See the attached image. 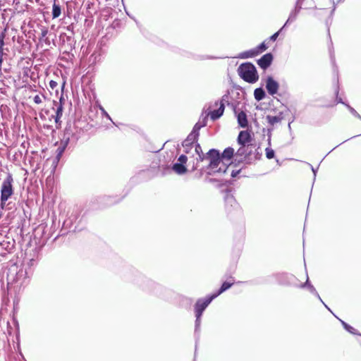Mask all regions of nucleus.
I'll return each mask as SVG.
<instances>
[{
  "instance_id": "nucleus-58",
  "label": "nucleus",
  "mask_w": 361,
  "mask_h": 361,
  "mask_svg": "<svg viewBox=\"0 0 361 361\" xmlns=\"http://www.w3.org/2000/svg\"><path fill=\"white\" fill-rule=\"evenodd\" d=\"M318 298V300L324 305V303H325L322 299L321 298L320 295H319V297H317Z\"/></svg>"
},
{
  "instance_id": "nucleus-62",
  "label": "nucleus",
  "mask_w": 361,
  "mask_h": 361,
  "mask_svg": "<svg viewBox=\"0 0 361 361\" xmlns=\"http://www.w3.org/2000/svg\"><path fill=\"white\" fill-rule=\"evenodd\" d=\"M341 144H342V143H341ZM339 145H340V144H339V145H337V146H336V147H334V149H332L331 150L333 151V150H334V149H336L337 147H339Z\"/></svg>"
},
{
  "instance_id": "nucleus-11",
  "label": "nucleus",
  "mask_w": 361,
  "mask_h": 361,
  "mask_svg": "<svg viewBox=\"0 0 361 361\" xmlns=\"http://www.w3.org/2000/svg\"><path fill=\"white\" fill-rule=\"evenodd\" d=\"M274 59V54L271 52H268L258 59L257 63L261 69L266 71L271 66Z\"/></svg>"
},
{
  "instance_id": "nucleus-47",
  "label": "nucleus",
  "mask_w": 361,
  "mask_h": 361,
  "mask_svg": "<svg viewBox=\"0 0 361 361\" xmlns=\"http://www.w3.org/2000/svg\"><path fill=\"white\" fill-rule=\"evenodd\" d=\"M308 165L310 166L312 173H313V175H314V181L316 179V176H317V170H318V167L317 168H314L312 164H308Z\"/></svg>"
},
{
  "instance_id": "nucleus-12",
  "label": "nucleus",
  "mask_w": 361,
  "mask_h": 361,
  "mask_svg": "<svg viewBox=\"0 0 361 361\" xmlns=\"http://www.w3.org/2000/svg\"><path fill=\"white\" fill-rule=\"evenodd\" d=\"M232 188L231 187H226L225 190H222V192H225V195L224 197L226 208L228 212H231V209L228 208L230 206L231 207L237 206V202L233 197V195L231 194Z\"/></svg>"
},
{
  "instance_id": "nucleus-2",
  "label": "nucleus",
  "mask_w": 361,
  "mask_h": 361,
  "mask_svg": "<svg viewBox=\"0 0 361 361\" xmlns=\"http://www.w3.org/2000/svg\"><path fill=\"white\" fill-rule=\"evenodd\" d=\"M214 299V296L210 293L204 298H198L194 305V313L195 317L194 330V335L195 338V351L197 350V341L200 337L202 317L207 307ZM195 353L196 352L195 354ZM194 361H195V357L194 358Z\"/></svg>"
},
{
  "instance_id": "nucleus-38",
  "label": "nucleus",
  "mask_w": 361,
  "mask_h": 361,
  "mask_svg": "<svg viewBox=\"0 0 361 361\" xmlns=\"http://www.w3.org/2000/svg\"><path fill=\"white\" fill-rule=\"evenodd\" d=\"M345 106H346V108L348 109V111L350 112V114L352 115H353L355 117H356L357 118H361V116L349 104H345Z\"/></svg>"
},
{
  "instance_id": "nucleus-22",
  "label": "nucleus",
  "mask_w": 361,
  "mask_h": 361,
  "mask_svg": "<svg viewBox=\"0 0 361 361\" xmlns=\"http://www.w3.org/2000/svg\"><path fill=\"white\" fill-rule=\"evenodd\" d=\"M266 97V90L262 87V86L259 87L254 90V98L256 101L260 102L264 99Z\"/></svg>"
},
{
  "instance_id": "nucleus-27",
  "label": "nucleus",
  "mask_w": 361,
  "mask_h": 361,
  "mask_svg": "<svg viewBox=\"0 0 361 361\" xmlns=\"http://www.w3.org/2000/svg\"><path fill=\"white\" fill-rule=\"evenodd\" d=\"M230 92L228 91L226 94H224L219 100H217L214 103V106H220V104H223L224 108L226 105H228V103L230 102Z\"/></svg>"
},
{
  "instance_id": "nucleus-37",
  "label": "nucleus",
  "mask_w": 361,
  "mask_h": 361,
  "mask_svg": "<svg viewBox=\"0 0 361 361\" xmlns=\"http://www.w3.org/2000/svg\"><path fill=\"white\" fill-rule=\"evenodd\" d=\"M209 115H204L203 113L200 116L199 121L197 122H200L202 126L205 127L207 125Z\"/></svg>"
},
{
  "instance_id": "nucleus-17",
  "label": "nucleus",
  "mask_w": 361,
  "mask_h": 361,
  "mask_svg": "<svg viewBox=\"0 0 361 361\" xmlns=\"http://www.w3.org/2000/svg\"><path fill=\"white\" fill-rule=\"evenodd\" d=\"M252 145H243L240 146L237 152H235L236 157H244L245 159L251 160L250 156L252 154V150L249 147Z\"/></svg>"
},
{
  "instance_id": "nucleus-50",
  "label": "nucleus",
  "mask_w": 361,
  "mask_h": 361,
  "mask_svg": "<svg viewBox=\"0 0 361 361\" xmlns=\"http://www.w3.org/2000/svg\"><path fill=\"white\" fill-rule=\"evenodd\" d=\"M100 109L102 111V114L104 115L107 119L113 122L111 116L105 111V110L102 107H101Z\"/></svg>"
},
{
  "instance_id": "nucleus-20",
  "label": "nucleus",
  "mask_w": 361,
  "mask_h": 361,
  "mask_svg": "<svg viewBox=\"0 0 361 361\" xmlns=\"http://www.w3.org/2000/svg\"><path fill=\"white\" fill-rule=\"evenodd\" d=\"M298 287L303 289L307 288L312 294L316 297H319V293L314 286L311 283L307 274L306 281L304 283L298 285Z\"/></svg>"
},
{
  "instance_id": "nucleus-39",
  "label": "nucleus",
  "mask_w": 361,
  "mask_h": 361,
  "mask_svg": "<svg viewBox=\"0 0 361 361\" xmlns=\"http://www.w3.org/2000/svg\"><path fill=\"white\" fill-rule=\"evenodd\" d=\"M4 35L0 34V55H4Z\"/></svg>"
},
{
  "instance_id": "nucleus-41",
  "label": "nucleus",
  "mask_w": 361,
  "mask_h": 361,
  "mask_svg": "<svg viewBox=\"0 0 361 361\" xmlns=\"http://www.w3.org/2000/svg\"><path fill=\"white\" fill-rule=\"evenodd\" d=\"M202 128H204L201 126L200 122H197L192 128L194 132H195L197 135H200V130Z\"/></svg>"
},
{
  "instance_id": "nucleus-48",
  "label": "nucleus",
  "mask_w": 361,
  "mask_h": 361,
  "mask_svg": "<svg viewBox=\"0 0 361 361\" xmlns=\"http://www.w3.org/2000/svg\"><path fill=\"white\" fill-rule=\"evenodd\" d=\"M33 101L37 104H39L42 102V99L39 95H35L33 98Z\"/></svg>"
},
{
  "instance_id": "nucleus-32",
  "label": "nucleus",
  "mask_w": 361,
  "mask_h": 361,
  "mask_svg": "<svg viewBox=\"0 0 361 361\" xmlns=\"http://www.w3.org/2000/svg\"><path fill=\"white\" fill-rule=\"evenodd\" d=\"M245 163L246 164H250L251 160L245 159V157H240V159H238V157L235 159L234 161L231 162L235 166H238L239 164Z\"/></svg>"
},
{
  "instance_id": "nucleus-4",
  "label": "nucleus",
  "mask_w": 361,
  "mask_h": 361,
  "mask_svg": "<svg viewBox=\"0 0 361 361\" xmlns=\"http://www.w3.org/2000/svg\"><path fill=\"white\" fill-rule=\"evenodd\" d=\"M83 131L81 128L77 126L75 123H67L63 138L61 139V145L65 146H75L78 140L81 137Z\"/></svg>"
},
{
  "instance_id": "nucleus-53",
  "label": "nucleus",
  "mask_w": 361,
  "mask_h": 361,
  "mask_svg": "<svg viewBox=\"0 0 361 361\" xmlns=\"http://www.w3.org/2000/svg\"><path fill=\"white\" fill-rule=\"evenodd\" d=\"M295 120V117H293L292 118L291 121H290L288 123V130H289V132L291 133L292 132V128H291V123L294 121Z\"/></svg>"
},
{
  "instance_id": "nucleus-61",
  "label": "nucleus",
  "mask_w": 361,
  "mask_h": 361,
  "mask_svg": "<svg viewBox=\"0 0 361 361\" xmlns=\"http://www.w3.org/2000/svg\"><path fill=\"white\" fill-rule=\"evenodd\" d=\"M334 11H335V8H334L332 9V11H331V14H333V13H334Z\"/></svg>"
},
{
  "instance_id": "nucleus-24",
  "label": "nucleus",
  "mask_w": 361,
  "mask_h": 361,
  "mask_svg": "<svg viewBox=\"0 0 361 361\" xmlns=\"http://www.w3.org/2000/svg\"><path fill=\"white\" fill-rule=\"evenodd\" d=\"M257 56V54L255 49L253 48V49L240 52L236 58L244 59L254 58Z\"/></svg>"
},
{
  "instance_id": "nucleus-30",
  "label": "nucleus",
  "mask_w": 361,
  "mask_h": 361,
  "mask_svg": "<svg viewBox=\"0 0 361 361\" xmlns=\"http://www.w3.org/2000/svg\"><path fill=\"white\" fill-rule=\"evenodd\" d=\"M61 13V6L59 4H54L52 7V18H56L60 16Z\"/></svg>"
},
{
  "instance_id": "nucleus-8",
  "label": "nucleus",
  "mask_w": 361,
  "mask_h": 361,
  "mask_svg": "<svg viewBox=\"0 0 361 361\" xmlns=\"http://www.w3.org/2000/svg\"><path fill=\"white\" fill-rule=\"evenodd\" d=\"M262 80L264 81L265 89L269 95L274 97L278 94L280 85L271 75H267V77Z\"/></svg>"
},
{
  "instance_id": "nucleus-5",
  "label": "nucleus",
  "mask_w": 361,
  "mask_h": 361,
  "mask_svg": "<svg viewBox=\"0 0 361 361\" xmlns=\"http://www.w3.org/2000/svg\"><path fill=\"white\" fill-rule=\"evenodd\" d=\"M133 282L141 287L143 290L152 291L154 294H157V290L162 289V286L161 285L147 279L137 271L136 272Z\"/></svg>"
},
{
  "instance_id": "nucleus-31",
  "label": "nucleus",
  "mask_w": 361,
  "mask_h": 361,
  "mask_svg": "<svg viewBox=\"0 0 361 361\" xmlns=\"http://www.w3.org/2000/svg\"><path fill=\"white\" fill-rule=\"evenodd\" d=\"M245 163L246 164H250L251 160L245 159V157H240V159H238V157L235 159L234 161L231 162L235 166H238L239 164Z\"/></svg>"
},
{
  "instance_id": "nucleus-46",
  "label": "nucleus",
  "mask_w": 361,
  "mask_h": 361,
  "mask_svg": "<svg viewBox=\"0 0 361 361\" xmlns=\"http://www.w3.org/2000/svg\"><path fill=\"white\" fill-rule=\"evenodd\" d=\"M193 147V145L185 146L183 147V152H185V154H190Z\"/></svg>"
},
{
  "instance_id": "nucleus-45",
  "label": "nucleus",
  "mask_w": 361,
  "mask_h": 361,
  "mask_svg": "<svg viewBox=\"0 0 361 361\" xmlns=\"http://www.w3.org/2000/svg\"><path fill=\"white\" fill-rule=\"evenodd\" d=\"M240 172H241V169H237V170H233L231 171V176L233 178H235L240 174Z\"/></svg>"
},
{
  "instance_id": "nucleus-1",
  "label": "nucleus",
  "mask_w": 361,
  "mask_h": 361,
  "mask_svg": "<svg viewBox=\"0 0 361 361\" xmlns=\"http://www.w3.org/2000/svg\"><path fill=\"white\" fill-rule=\"evenodd\" d=\"M205 160H208L209 164L201 170L206 171L207 176L225 174L230 166V164L226 163L221 159L220 151L215 148L210 149L206 153Z\"/></svg>"
},
{
  "instance_id": "nucleus-63",
  "label": "nucleus",
  "mask_w": 361,
  "mask_h": 361,
  "mask_svg": "<svg viewBox=\"0 0 361 361\" xmlns=\"http://www.w3.org/2000/svg\"><path fill=\"white\" fill-rule=\"evenodd\" d=\"M255 123L256 125H258V122H257L256 120L255 121Z\"/></svg>"
},
{
  "instance_id": "nucleus-35",
  "label": "nucleus",
  "mask_w": 361,
  "mask_h": 361,
  "mask_svg": "<svg viewBox=\"0 0 361 361\" xmlns=\"http://www.w3.org/2000/svg\"><path fill=\"white\" fill-rule=\"evenodd\" d=\"M67 147L68 146H65L64 145L61 144V146L57 149V150H56L57 154L56 157L57 161H59V159H61V157L62 156L63 153L64 152V151Z\"/></svg>"
},
{
  "instance_id": "nucleus-7",
  "label": "nucleus",
  "mask_w": 361,
  "mask_h": 361,
  "mask_svg": "<svg viewBox=\"0 0 361 361\" xmlns=\"http://www.w3.org/2000/svg\"><path fill=\"white\" fill-rule=\"evenodd\" d=\"M276 279L278 283L285 286L298 287V279L292 274L288 273H276L273 275Z\"/></svg>"
},
{
  "instance_id": "nucleus-18",
  "label": "nucleus",
  "mask_w": 361,
  "mask_h": 361,
  "mask_svg": "<svg viewBox=\"0 0 361 361\" xmlns=\"http://www.w3.org/2000/svg\"><path fill=\"white\" fill-rule=\"evenodd\" d=\"M224 110L225 109H224V106H223V104H220V106H219L218 109L209 111L208 112V115L209 116L210 119L212 121H216L219 120L224 115Z\"/></svg>"
},
{
  "instance_id": "nucleus-43",
  "label": "nucleus",
  "mask_w": 361,
  "mask_h": 361,
  "mask_svg": "<svg viewBox=\"0 0 361 361\" xmlns=\"http://www.w3.org/2000/svg\"><path fill=\"white\" fill-rule=\"evenodd\" d=\"M271 131H272V129H271V128L267 129V137H267V143H268L269 147L271 146Z\"/></svg>"
},
{
  "instance_id": "nucleus-60",
  "label": "nucleus",
  "mask_w": 361,
  "mask_h": 361,
  "mask_svg": "<svg viewBox=\"0 0 361 361\" xmlns=\"http://www.w3.org/2000/svg\"><path fill=\"white\" fill-rule=\"evenodd\" d=\"M47 30L43 31V32H42V36H43V37H45V36H46V35H47Z\"/></svg>"
},
{
  "instance_id": "nucleus-33",
  "label": "nucleus",
  "mask_w": 361,
  "mask_h": 361,
  "mask_svg": "<svg viewBox=\"0 0 361 361\" xmlns=\"http://www.w3.org/2000/svg\"><path fill=\"white\" fill-rule=\"evenodd\" d=\"M286 28L283 27V26H282L277 32H274L273 35H271L269 37V40L271 41V42H275L278 37L279 36V35L283 32Z\"/></svg>"
},
{
  "instance_id": "nucleus-40",
  "label": "nucleus",
  "mask_w": 361,
  "mask_h": 361,
  "mask_svg": "<svg viewBox=\"0 0 361 361\" xmlns=\"http://www.w3.org/2000/svg\"><path fill=\"white\" fill-rule=\"evenodd\" d=\"M228 107H231L233 111L234 114L235 113H238L240 111L238 109V104L230 102L227 105Z\"/></svg>"
},
{
  "instance_id": "nucleus-57",
  "label": "nucleus",
  "mask_w": 361,
  "mask_h": 361,
  "mask_svg": "<svg viewBox=\"0 0 361 361\" xmlns=\"http://www.w3.org/2000/svg\"><path fill=\"white\" fill-rule=\"evenodd\" d=\"M318 298V300L324 305V303H325L322 299L321 298L320 295H319V297H317Z\"/></svg>"
},
{
  "instance_id": "nucleus-13",
  "label": "nucleus",
  "mask_w": 361,
  "mask_h": 361,
  "mask_svg": "<svg viewBox=\"0 0 361 361\" xmlns=\"http://www.w3.org/2000/svg\"><path fill=\"white\" fill-rule=\"evenodd\" d=\"M54 104L56 108V115L54 116V118L55 123L56 124V128H59V126H61V118L62 117L63 111L61 98L60 99L59 102H54Z\"/></svg>"
},
{
  "instance_id": "nucleus-3",
  "label": "nucleus",
  "mask_w": 361,
  "mask_h": 361,
  "mask_svg": "<svg viewBox=\"0 0 361 361\" xmlns=\"http://www.w3.org/2000/svg\"><path fill=\"white\" fill-rule=\"evenodd\" d=\"M240 78L245 82L254 84L259 80V74L255 64L250 61L242 63L237 69Z\"/></svg>"
},
{
  "instance_id": "nucleus-56",
  "label": "nucleus",
  "mask_w": 361,
  "mask_h": 361,
  "mask_svg": "<svg viewBox=\"0 0 361 361\" xmlns=\"http://www.w3.org/2000/svg\"><path fill=\"white\" fill-rule=\"evenodd\" d=\"M123 7H124V8H126L125 6H124ZM125 11H126V14H127V15H128L130 18L134 19V17L131 16H130V13H129L126 11V9H125Z\"/></svg>"
},
{
  "instance_id": "nucleus-64",
  "label": "nucleus",
  "mask_w": 361,
  "mask_h": 361,
  "mask_svg": "<svg viewBox=\"0 0 361 361\" xmlns=\"http://www.w3.org/2000/svg\"><path fill=\"white\" fill-rule=\"evenodd\" d=\"M121 2H122L123 6H124V2H123V0H121Z\"/></svg>"
},
{
  "instance_id": "nucleus-25",
  "label": "nucleus",
  "mask_w": 361,
  "mask_h": 361,
  "mask_svg": "<svg viewBox=\"0 0 361 361\" xmlns=\"http://www.w3.org/2000/svg\"><path fill=\"white\" fill-rule=\"evenodd\" d=\"M195 152L198 156L197 158V161H203L205 160L206 153L202 152V147L198 142L195 143Z\"/></svg>"
},
{
  "instance_id": "nucleus-34",
  "label": "nucleus",
  "mask_w": 361,
  "mask_h": 361,
  "mask_svg": "<svg viewBox=\"0 0 361 361\" xmlns=\"http://www.w3.org/2000/svg\"><path fill=\"white\" fill-rule=\"evenodd\" d=\"M265 154L268 159H274L275 157V151L268 147L265 149Z\"/></svg>"
},
{
  "instance_id": "nucleus-52",
  "label": "nucleus",
  "mask_w": 361,
  "mask_h": 361,
  "mask_svg": "<svg viewBox=\"0 0 361 361\" xmlns=\"http://www.w3.org/2000/svg\"><path fill=\"white\" fill-rule=\"evenodd\" d=\"M57 85H58V84H57V82H56V81L51 80V81L49 82V87H50L52 90H54V88H56V86H57Z\"/></svg>"
},
{
  "instance_id": "nucleus-21",
  "label": "nucleus",
  "mask_w": 361,
  "mask_h": 361,
  "mask_svg": "<svg viewBox=\"0 0 361 361\" xmlns=\"http://www.w3.org/2000/svg\"><path fill=\"white\" fill-rule=\"evenodd\" d=\"M283 119V112H279V114L276 116L267 115L266 116V120L270 126H274L275 124L281 122Z\"/></svg>"
},
{
  "instance_id": "nucleus-42",
  "label": "nucleus",
  "mask_w": 361,
  "mask_h": 361,
  "mask_svg": "<svg viewBox=\"0 0 361 361\" xmlns=\"http://www.w3.org/2000/svg\"><path fill=\"white\" fill-rule=\"evenodd\" d=\"M114 126L117 127L118 128V130H120L126 131L128 129L127 126L122 124V123L117 124L116 123L114 122Z\"/></svg>"
},
{
  "instance_id": "nucleus-26",
  "label": "nucleus",
  "mask_w": 361,
  "mask_h": 361,
  "mask_svg": "<svg viewBox=\"0 0 361 361\" xmlns=\"http://www.w3.org/2000/svg\"><path fill=\"white\" fill-rule=\"evenodd\" d=\"M207 176H208L207 175ZM205 181H207V182L211 183L219 182V184L218 185L219 188H221L224 185H226V187H228V186H230L232 184V181L231 180H225V181L223 182V180H218L216 178H209V177H206L205 178Z\"/></svg>"
},
{
  "instance_id": "nucleus-14",
  "label": "nucleus",
  "mask_w": 361,
  "mask_h": 361,
  "mask_svg": "<svg viewBox=\"0 0 361 361\" xmlns=\"http://www.w3.org/2000/svg\"><path fill=\"white\" fill-rule=\"evenodd\" d=\"M235 116L236 117L239 127L242 128H247L250 127L247 116L245 111H241L238 113H235Z\"/></svg>"
},
{
  "instance_id": "nucleus-44",
  "label": "nucleus",
  "mask_w": 361,
  "mask_h": 361,
  "mask_svg": "<svg viewBox=\"0 0 361 361\" xmlns=\"http://www.w3.org/2000/svg\"><path fill=\"white\" fill-rule=\"evenodd\" d=\"M198 59H200V60L215 59H218V57H215L213 56H209V55H202V56H199Z\"/></svg>"
},
{
  "instance_id": "nucleus-16",
  "label": "nucleus",
  "mask_w": 361,
  "mask_h": 361,
  "mask_svg": "<svg viewBox=\"0 0 361 361\" xmlns=\"http://www.w3.org/2000/svg\"><path fill=\"white\" fill-rule=\"evenodd\" d=\"M302 8L294 6V8L290 11L288 18L283 25V27L287 28L292 23L296 20L299 13Z\"/></svg>"
},
{
  "instance_id": "nucleus-10",
  "label": "nucleus",
  "mask_w": 361,
  "mask_h": 361,
  "mask_svg": "<svg viewBox=\"0 0 361 361\" xmlns=\"http://www.w3.org/2000/svg\"><path fill=\"white\" fill-rule=\"evenodd\" d=\"M187 161V156L185 154H180L178 158L177 162L174 163L172 166L173 171L178 175L185 174L188 171L186 167Z\"/></svg>"
},
{
  "instance_id": "nucleus-49",
  "label": "nucleus",
  "mask_w": 361,
  "mask_h": 361,
  "mask_svg": "<svg viewBox=\"0 0 361 361\" xmlns=\"http://www.w3.org/2000/svg\"><path fill=\"white\" fill-rule=\"evenodd\" d=\"M195 145V142H192V141L190 140H188V138H186L183 142H182V145L183 147H185V146H189V145Z\"/></svg>"
},
{
  "instance_id": "nucleus-51",
  "label": "nucleus",
  "mask_w": 361,
  "mask_h": 361,
  "mask_svg": "<svg viewBox=\"0 0 361 361\" xmlns=\"http://www.w3.org/2000/svg\"><path fill=\"white\" fill-rule=\"evenodd\" d=\"M305 0H296L295 6L302 8V6Z\"/></svg>"
},
{
  "instance_id": "nucleus-28",
  "label": "nucleus",
  "mask_w": 361,
  "mask_h": 361,
  "mask_svg": "<svg viewBox=\"0 0 361 361\" xmlns=\"http://www.w3.org/2000/svg\"><path fill=\"white\" fill-rule=\"evenodd\" d=\"M334 94H335V104H334L326 105V107H332L334 105L338 104H342L345 106V104H348V103L344 102L343 100V99L341 97H339V95H338V94H339V87H336V88L335 89Z\"/></svg>"
},
{
  "instance_id": "nucleus-23",
  "label": "nucleus",
  "mask_w": 361,
  "mask_h": 361,
  "mask_svg": "<svg viewBox=\"0 0 361 361\" xmlns=\"http://www.w3.org/2000/svg\"><path fill=\"white\" fill-rule=\"evenodd\" d=\"M341 324H342L343 329L348 331V333L353 334V335H357L361 336V334L358 332L357 329H355L354 327H353L351 325L345 322V321L341 319L340 318H337Z\"/></svg>"
},
{
  "instance_id": "nucleus-59",
  "label": "nucleus",
  "mask_w": 361,
  "mask_h": 361,
  "mask_svg": "<svg viewBox=\"0 0 361 361\" xmlns=\"http://www.w3.org/2000/svg\"><path fill=\"white\" fill-rule=\"evenodd\" d=\"M185 300L188 302L189 304H191V302H192L191 298H185Z\"/></svg>"
},
{
  "instance_id": "nucleus-36",
  "label": "nucleus",
  "mask_w": 361,
  "mask_h": 361,
  "mask_svg": "<svg viewBox=\"0 0 361 361\" xmlns=\"http://www.w3.org/2000/svg\"><path fill=\"white\" fill-rule=\"evenodd\" d=\"M198 137H199V135H197L193 130H192L187 137L188 140H190V141H192V142H195V143L197 142Z\"/></svg>"
},
{
  "instance_id": "nucleus-9",
  "label": "nucleus",
  "mask_w": 361,
  "mask_h": 361,
  "mask_svg": "<svg viewBox=\"0 0 361 361\" xmlns=\"http://www.w3.org/2000/svg\"><path fill=\"white\" fill-rule=\"evenodd\" d=\"M253 139V133L251 130L247 129L239 132L236 141L240 146L252 145V142Z\"/></svg>"
},
{
  "instance_id": "nucleus-55",
  "label": "nucleus",
  "mask_w": 361,
  "mask_h": 361,
  "mask_svg": "<svg viewBox=\"0 0 361 361\" xmlns=\"http://www.w3.org/2000/svg\"><path fill=\"white\" fill-rule=\"evenodd\" d=\"M261 156H262V154L259 153L258 152H256L255 157L257 159H260Z\"/></svg>"
},
{
  "instance_id": "nucleus-6",
  "label": "nucleus",
  "mask_w": 361,
  "mask_h": 361,
  "mask_svg": "<svg viewBox=\"0 0 361 361\" xmlns=\"http://www.w3.org/2000/svg\"><path fill=\"white\" fill-rule=\"evenodd\" d=\"M13 176L11 173H8L4 180L1 187V206L2 208L13 194Z\"/></svg>"
},
{
  "instance_id": "nucleus-19",
  "label": "nucleus",
  "mask_w": 361,
  "mask_h": 361,
  "mask_svg": "<svg viewBox=\"0 0 361 361\" xmlns=\"http://www.w3.org/2000/svg\"><path fill=\"white\" fill-rule=\"evenodd\" d=\"M234 281L233 280L232 281H224L219 288L216 290L215 292L212 293V294L214 296V298H217L219 295H220L221 293H224L227 290H228L231 286L233 285Z\"/></svg>"
},
{
  "instance_id": "nucleus-54",
  "label": "nucleus",
  "mask_w": 361,
  "mask_h": 361,
  "mask_svg": "<svg viewBox=\"0 0 361 361\" xmlns=\"http://www.w3.org/2000/svg\"><path fill=\"white\" fill-rule=\"evenodd\" d=\"M324 306L326 308V310H328L331 313H332L335 317L338 318V317L332 312V310L326 303H324Z\"/></svg>"
},
{
  "instance_id": "nucleus-15",
  "label": "nucleus",
  "mask_w": 361,
  "mask_h": 361,
  "mask_svg": "<svg viewBox=\"0 0 361 361\" xmlns=\"http://www.w3.org/2000/svg\"><path fill=\"white\" fill-rule=\"evenodd\" d=\"M220 155L224 161H225L226 163L230 164V165H231V161L232 158L234 156H235V152L234 149L232 147H228L225 148L222 152H220Z\"/></svg>"
},
{
  "instance_id": "nucleus-29",
  "label": "nucleus",
  "mask_w": 361,
  "mask_h": 361,
  "mask_svg": "<svg viewBox=\"0 0 361 361\" xmlns=\"http://www.w3.org/2000/svg\"><path fill=\"white\" fill-rule=\"evenodd\" d=\"M269 48V46L266 43V41H264L261 42L259 44H258L256 47H255V50L258 55L261 54L264 51H265Z\"/></svg>"
}]
</instances>
